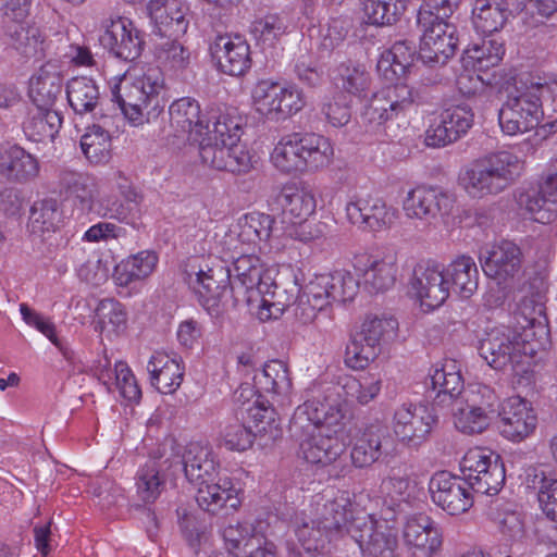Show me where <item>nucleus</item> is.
I'll return each mask as SVG.
<instances>
[{
	"label": "nucleus",
	"instance_id": "obj_1",
	"mask_svg": "<svg viewBox=\"0 0 557 557\" xmlns=\"http://www.w3.org/2000/svg\"><path fill=\"white\" fill-rule=\"evenodd\" d=\"M345 410L329 394L323 400L313 398L299 405L290 419L289 432L298 442V454L307 462L329 466L345 451L341 438Z\"/></svg>",
	"mask_w": 557,
	"mask_h": 557
},
{
	"label": "nucleus",
	"instance_id": "obj_2",
	"mask_svg": "<svg viewBox=\"0 0 557 557\" xmlns=\"http://www.w3.org/2000/svg\"><path fill=\"white\" fill-rule=\"evenodd\" d=\"M164 76L159 67H149L141 75H124L111 86L113 100L133 125H141L162 112Z\"/></svg>",
	"mask_w": 557,
	"mask_h": 557
},
{
	"label": "nucleus",
	"instance_id": "obj_3",
	"mask_svg": "<svg viewBox=\"0 0 557 557\" xmlns=\"http://www.w3.org/2000/svg\"><path fill=\"white\" fill-rule=\"evenodd\" d=\"M523 161L510 151H497L468 164L459 174V184L472 199L496 196L520 176Z\"/></svg>",
	"mask_w": 557,
	"mask_h": 557
},
{
	"label": "nucleus",
	"instance_id": "obj_4",
	"mask_svg": "<svg viewBox=\"0 0 557 557\" xmlns=\"http://www.w3.org/2000/svg\"><path fill=\"white\" fill-rule=\"evenodd\" d=\"M334 158L330 139L315 133L284 135L271 152V162L283 173L317 172L329 166Z\"/></svg>",
	"mask_w": 557,
	"mask_h": 557
},
{
	"label": "nucleus",
	"instance_id": "obj_5",
	"mask_svg": "<svg viewBox=\"0 0 557 557\" xmlns=\"http://www.w3.org/2000/svg\"><path fill=\"white\" fill-rule=\"evenodd\" d=\"M542 344L530 339V334H520L509 326L487 331L479 342L480 356L494 369L510 368L517 374L527 373Z\"/></svg>",
	"mask_w": 557,
	"mask_h": 557
},
{
	"label": "nucleus",
	"instance_id": "obj_6",
	"mask_svg": "<svg viewBox=\"0 0 557 557\" xmlns=\"http://www.w3.org/2000/svg\"><path fill=\"white\" fill-rule=\"evenodd\" d=\"M186 280L201 306L211 315H219L242 301L237 287L231 283V270L226 267L199 269L197 272L187 273Z\"/></svg>",
	"mask_w": 557,
	"mask_h": 557
},
{
	"label": "nucleus",
	"instance_id": "obj_7",
	"mask_svg": "<svg viewBox=\"0 0 557 557\" xmlns=\"http://www.w3.org/2000/svg\"><path fill=\"white\" fill-rule=\"evenodd\" d=\"M251 98L255 111L273 122L285 121L306 106L305 95L297 86L270 79L259 81L251 91Z\"/></svg>",
	"mask_w": 557,
	"mask_h": 557
},
{
	"label": "nucleus",
	"instance_id": "obj_8",
	"mask_svg": "<svg viewBox=\"0 0 557 557\" xmlns=\"http://www.w3.org/2000/svg\"><path fill=\"white\" fill-rule=\"evenodd\" d=\"M428 101L425 88L395 84L382 88L371 97L362 117L371 125H382L405 114L413 104H424Z\"/></svg>",
	"mask_w": 557,
	"mask_h": 557
},
{
	"label": "nucleus",
	"instance_id": "obj_9",
	"mask_svg": "<svg viewBox=\"0 0 557 557\" xmlns=\"http://www.w3.org/2000/svg\"><path fill=\"white\" fill-rule=\"evenodd\" d=\"M348 534L359 545L363 557H398L397 529L386 521H377L371 515L363 513L354 520Z\"/></svg>",
	"mask_w": 557,
	"mask_h": 557
},
{
	"label": "nucleus",
	"instance_id": "obj_10",
	"mask_svg": "<svg viewBox=\"0 0 557 557\" xmlns=\"http://www.w3.org/2000/svg\"><path fill=\"white\" fill-rule=\"evenodd\" d=\"M409 290L424 311L441 307L449 296V281L444 267L434 261H421L413 268Z\"/></svg>",
	"mask_w": 557,
	"mask_h": 557
},
{
	"label": "nucleus",
	"instance_id": "obj_11",
	"mask_svg": "<svg viewBox=\"0 0 557 557\" xmlns=\"http://www.w3.org/2000/svg\"><path fill=\"white\" fill-rule=\"evenodd\" d=\"M483 273L503 289L510 287L521 272L522 251L510 240H502L480 250Z\"/></svg>",
	"mask_w": 557,
	"mask_h": 557
},
{
	"label": "nucleus",
	"instance_id": "obj_12",
	"mask_svg": "<svg viewBox=\"0 0 557 557\" xmlns=\"http://www.w3.org/2000/svg\"><path fill=\"white\" fill-rule=\"evenodd\" d=\"M170 127L177 138L198 143L213 128V122L219 114L211 113L207 116L202 113L200 104L190 97L175 100L169 108Z\"/></svg>",
	"mask_w": 557,
	"mask_h": 557
},
{
	"label": "nucleus",
	"instance_id": "obj_13",
	"mask_svg": "<svg viewBox=\"0 0 557 557\" xmlns=\"http://www.w3.org/2000/svg\"><path fill=\"white\" fill-rule=\"evenodd\" d=\"M432 502L448 515L467 512L473 506V491L463 478L440 471L429 483Z\"/></svg>",
	"mask_w": 557,
	"mask_h": 557
},
{
	"label": "nucleus",
	"instance_id": "obj_14",
	"mask_svg": "<svg viewBox=\"0 0 557 557\" xmlns=\"http://www.w3.org/2000/svg\"><path fill=\"white\" fill-rule=\"evenodd\" d=\"M474 114L466 104L444 109L429 124L424 143L429 147L440 148L458 140L473 125Z\"/></svg>",
	"mask_w": 557,
	"mask_h": 557
},
{
	"label": "nucleus",
	"instance_id": "obj_15",
	"mask_svg": "<svg viewBox=\"0 0 557 557\" xmlns=\"http://www.w3.org/2000/svg\"><path fill=\"white\" fill-rule=\"evenodd\" d=\"M454 207V199L447 193L429 186L410 189L403 200V211L407 219L432 223L448 215Z\"/></svg>",
	"mask_w": 557,
	"mask_h": 557
},
{
	"label": "nucleus",
	"instance_id": "obj_16",
	"mask_svg": "<svg viewBox=\"0 0 557 557\" xmlns=\"http://www.w3.org/2000/svg\"><path fill=\"white\" fill-rule=\"evenodd\" d=\"M422 33L420 40V58L426 63H446L455 54L458 38L455 25L447 18L429 21L417 20Z\"/></svg>",
	"mask_w": 557,
	"mask_h": 557
},
{
	"label": "nucleus",
	"instance_id": "obj_17",
	"mask_svg": "<svg viewBox=\"0 0 557 557\" xmlns=\"http://www.w3.org/2000/svg\"><path fill=\"white\" fill-rule=\"evenodd\" d=\"M521 89L508 96L498 111V123L504 134L515 136L534 129L543 117V110Z\"/></svg>",
	"mask_w": 557,
	"mask_h": 557
},
{
	"label": "nucleus",
	"instance_id": "obj_18",
	"mask_svg": "<svg viewBox=\"0 0 557 557\" xmlns=\"http://www.w3.org/2000/svg\"><path fill=\"white\" fill-rule=\"evenodd\" d=\"M351 224L372 232L391 228L398 219V210L380 197H355L346 205Z\"/></svg>",
	"mask_w": 557,
	"mask_h": 557
},
{
	"label": "nucleus",
	"instance_id": "obj_19",
	"mask_svg": "<svg viewBox=\"0 0 557 557\" xmlns=\"http://www.w3.org/2000/svg\"><path fill=\"white\" fill-rule=\"evenodd\" d=\"M350 494L347 491H336L317 495L312 503L318 523L323 524L330 533H342L354 520L363 515L354 516Z\"/></svg>",
	"mask_w": 557,
	"mask_h": 557
},
{
	"label": "nucleus",
	"instance_id": "obj_20",
	"mask_svg": "<svg viewBox=\"0 0 557 557\" xmlns=\"http://www.w3.org/2000/svg\"><path fill=\"white\" fill-rule=\"evenodd\" d=\"M354 268L371 293L391 289L396 284L399 272L395 253L358 256L354 259Z\"/></svg>",
	"mask_w": 557,
	"mask_h": 557
},
{
	"label": "nucleus",
	"instance_id": "obj_21",
	"mask_svg": "<svg viewBox=\"0 0 557 557\" xmlns=\"http://www.w3.org/2000/svg\"><path fill=\"white\" fill-rule=\"evenodd\" d=\"M197 485L196 500L205 511L213 515L222 510L236 511L242 505V491L230 476L205 480Z\"/></svg>",
	"mask_w": 557,
	"mask_h": 557
},
{
	"label": "nucleus",
	"instance_id": "obj_22",
	"mask_svg": "<svg viewBox=\"0 0 557 557\" xmlns=\"http://www.w3.org/2000/svg\"><path fill=\"white\" fill-rule=\"evenodd\" d=\"M218 69L231 76L244 75L251 66L250 47L239 35H219L210 46Z\"/></svg>",
	"mask_w": 557,
	"mask_h": 557
},
{
	"label": "nucleus",
	"instance_id": "obj_23",
	"mask_svg": "<svg viewBox=\"0 0 557 557\" xmlns=\"http://www.w3.org/2000/svg\"><path fill=\"white\" fill-rule=\"evenodd\" d=\"M436 422V416L428 407L403 404L395 410L393 428L403 442L420 443L431 433Z\"/></svg>",
	"mask_w": 557,
	"mask_h": 557
},
{
	"label": "nucleus",
	"instance_id": "obj_24",
	"mask_svg": "<svg viewBox=\"0 0 557 557\" xmlns=\"http://www.w3.org/2000/svg\"><path fill=\"white\" fill-rule=\"evenodd\" d=\"M394 451V440L388 429L382 424H370L356 438L350 457L357 468H364Z\"/></svg>",
	"mask_w": 557,
	"mask_h": 557
},
{
	"label": "nucleus",
	"instance_id": "obj_25",
	"mask_svg": "<svg viewBox=\"0 0 557 557\" xmlns=\"http://www.w3.org/2000/svg\"><path fill=\"white\" fill-rule=\"evenodd\" d=\"M500 434L512 442H521L536 429L537 418L530 404L519 396L506 399L499 411Z\"/></svg>",
	"mask_w": 557,
	"mask_h": 557
},
{
	"label": "nucleus",
	"instance_id": "obj_26",
	"mask_svg": "<svg viewBox=\"0 0 557 557\" xmlns=\"http://www.w3.org/2000/svg\"><path fill=\"white\" fill-rule=\"evenodd\" d=\"M100 44L116 58L125 61L136 60L141 54L144 46L139 30L129 20L122 17L110 20L106 24Z\"/></svg>",
	"mask_w": 557,
	"mask_h": 557
},
{
	"label": "nucleus",
	"instance_id": "obj_27",
	"mask_svg": "<svg viewBox=\"0 0 557 557\" xmlns=\"http://www.w3.org/2000/svg\"><path fill=\"white\" fill-rule=\"evenodd\" d=\"M148 11L162 37H181L189 26V7L183 0H150Z\"/></svg>",
	"mask_w": 557,
	"mask_h": 557
},
{
	"label": "nucleus",
	"instance_id": "obj_28",
	"mask_svg": "<svg viewBox=\"0 0 557 557\" xmlns=\"http://www.w3.org/2000/svg\"><path fill=\"white\" fill-rule=\"evenodd\" d=\"M181 462L175 459H149L137 472L136 492L145 503H153L165 488L166 480L181 469Z\"/></svg>",
	"mask_w": 557,
	"mask_h": 557
},
{
	"label": "nucleus",
	"instance_id": "obj_29",
	"mask_svg": "<svg viewBox=\"0 0 557 557\" xmlns=\"http://www.w3.org/2000/svg\"><path fill=\"white\" fill-rule=\"evenodd\" d=\"M332 301L326 273L315 275L301 289L295 301V317L304 324L312 322L318 312Z\"/></svg>",
	"mask_w": 557,
	"mask_h": 557
},
{
	"label": "nucleus",
	"instance_id": "obj_30",
	"mask_svg": "<svg viewBox=\"0 0 557 557\" xmlns=\"http://www.w3.org/2000/svg\"><path fill=\"white\" fill-rule=\"evenodd\" d=\"M182 463L185 475L191 483L198 484L218 476L219 462L208 444L189 443L185 448Z\"/></svg>",
	"mask_w": 557,
	"mask_h": 557
},
{
	"label": "nucleus",
	"instance_id": "obj_31",
	"mask_svg": "<svg viewBox=\"0 0 557 557\" xmlns=\"http://www.w3.org/2000/svg\"><path fill=\"white\" fill-rule=\"evenodd\" d=\"M39 171L38 159L20 146L0 152V175L9 182H32L39 175Z\"/></svg>",
	"mask_w": 557,
	"mask_h": 557
},
{
	"label": "nucleus",
	"instance_id": "obj_32",
	"mask_svg": "<svg viewBox=\"0 0 557 557\" xmlns=\"http://www.w3.org/2000/svg\"><path fill=\"white\" fill-rule=\"evenodd\" d=\"M554 184L547 178L540 190H525L518 196L519 206L535 222L547 224L557 216V185Z\"/></svg>",
	"mask_w": 557,
	"mask_h": 557
},
{
	"label": "nucleus",
	"instance_id": "obj_33",
	"mask_svg": "<svg viewBox=\"0 0 557 557\" xmlns=\"http://www.w3.org/2000/svg\"><path fill=\"white\" fill-rule=\"evenodd\" d=\"M430 384L429 397L433 399L434 405L441 407L454 406V401L466 391L461 374L453 361L436 368L430 375Z\"/></svg>",
	"mask_w": 557,
	"mask_h": 557
},
{
	"label": "nucleus",
	"instance_id": "obj_34",
	"mask_svg": "<svg viewBox=\"0 0 557 557\" xmlns=\"http://www.w3.org/2000/svg\"><path fill=\"white\" fill-rule=\"evenodd\" d=\"M212 132L220 135V141L225 143L226 153L224 158L237 161V151H242L246 157V164L238 171H231L232 173H247L252 168V156L244 144L240 143L242 127L240 119L232 116L230 113H219V116L213 122Z\"/></svg>",
	"mask_w": 557,
	"mask_h": 557
},
{
	"label": "nucleus",
	"instance_id": "obj_35",
	"mask_svg": "<svg viewBox=\"0 0 557 557\" xmlns=\"http://www.w3.org/2000/svg\"><path fill=\"white\" fill-rule=\"evenodd\" d=\"M300 293V287L293 284L289 289L282 288L277 284L267 281L256 295L260 296L258 317L262 321L280 318L284 311L295 308V301Z\"/></svg>",
	"mask_w": 557,
	"mask_h": 557
},
{
	"label": "nucleus",
	"instance_id": "obj_36",
	"mask_svg": "<svg viewBox=\"0 0 557 557\" xmlns=\"http://www.w3.org/2000/svg\"><path fill=\"white\" fill-rule=\"evenodd\" d=\"M147 370L151 384L162 394L174 393L182 384L184 367L164 352H156L150 358Z\"/></svg>",
	"mask_w": 557,
	"mask_h": 557
},
{
	"label": "nucleus",
	"instance_id": "obj_37",
	"mask_svg": "<svg viewBox=\"0 0 557 557\" xmlns=\"http://www.w3.org/2000/svg\"><path fill=\"white\" fill-rule=\"evenodd\" d=\"M232 272L235 277L232 285L238 288L237 284H239L244 292L242 301L250 302L253 294L259 290L263 283L270 281V276L265 273L260 259L255 255L237 257L233 262Z\"/></svg>",
	"mask_w": 557,
	"mask_h": 557
},
{
	"label": "nucleus",
	"instance_id": "obj_38",
	"mask_svg": "<svg viewBox=\"0 0 557 557\" xmlns=\"http://www.w3.org/2000/svg\"><path fill=\"white\" fill-rule=\"evenodd\" d=\"M97 375L108 386L109 391L114 385L123 398L129 401H138L140 399L141 391L132 370L125 362L117 361L114 368L111 369L110 361L104 358V363L99 362L97 367Z\"/></svg>",
	"mask_w": 557,
	"mask_h": 557
},
{
	"label": "nucleus",
	"instance_id": "obj_39",
	"mask_svg": "<svg viewBox=\"0 0 557 557\" xmlns=\"http://www.w3.org/2000/svg\"><path fill=\"white\" fill-rule=\"evenodd\" d=\"M62 92V77L49 66H42L30 78L29 97L39 109H53V106Z\"/></svg>",
	"mask_w": 557,
	"mask_h": 557
},
{
	"label": "nucleus",
	"instance_id": "obj_40",
	"mask_svg": "<svg viewBox=\"0 0 557 557\" xmlns=\"http://www.w3.org/2000/svg\"><path fill=\"white\" fill-rule=\"evenodd\" d=\"M509 15L506 0H476L472 9V22L476 32L490 35L500 30Z\"/></svg>",
	"mask_w": 557,
	"mask_h": 557
},
{
	"label": "nucleus",
	"instance_id": "obj_41",
	"mask_svg": "<svg viewBox=\"0 0 557 557\" xmlns=\"http://www.w3.org/2000/svg\"><path fill=\"white\" fill-rule=\"evenodd\" d=\"M158 264V256L148 250L122 260L114 268L113 278L119 286H128L150 276Z\"/></svg>",
	"mask_w": 557,
	"mask_h": 557
},
{
	"label": "nucleus",
	"instance_id": "obj_42",
	"mask_svg": "<svg viewBox=\"0 0 557 557\" xmlns=\"http://www.w3.org/2000/svg\"><path fill=\"white\" fill-rule=\"evenodd\" d=\"M445 270L449 287L461 297L470 298L479 286V271L474 260L469 256H460L453 260Z\"/></svg>",
	"mask_w": 557,
	"mask_h": 557
},
{
	"label": "nucleus",
	"instance_id": "obj_43",
	"mask_svg": "<svg viewBox=\"0 0 557 557\" xmlns=\"http://www.w3.org/2000/svg\"><path fill=\"white\" fill-rule=\"evenodd\" d=\"M62 125V117L54 109L35 108L23 124L26 137L35 143L53 140Z\"/></svg>",
	"mask_w": 557,
	"mask_h": 557
},
{
	"label": "nucleus",
	"instance_id": "obj_44",
	"mask_svg": "<svg viewBox=\"0 0 557 557\" xmlns=\"http://www.w3.org/2000/svg\"><path fill=\"white\" fill-rule=\"evenodd\" d=\"M199 156L202 162L212 169L219 171H238L246 164V157L242 151H237V161L224 158L226 153L225 143L220 141V135L212 131L207 132L198 143Z\"/></svg>",
	"mask_w": 557,
	"mask_h": 557
},
{
	"label": "nucleus",
	"instance_id": "obj_45",
	"mask_svg": "<svg viewBox=\"0 0 557 557\" xmlns=\"http://www.w3.org/2000/svg\"><path fill=\"white\" fill-rule=\"evenodd\" d=\"M63 221L58 200L48 198L34 202L29 210L27 228L36 236L55 232Z\"/></svg>",
	"mask_w": 557,
	"mask_h": 557
},
{
	"label": "nucleus",
	"instance_id": "obj_46",
	"mask_svg": "<svg viewBox=\"0 0 557 557\" xmlns=\"http://www.w3.org/2000/svg\"><path fill=\"white\" fill-rule=\"evenodd\" d=\"M255 385L274 396L287 397L292 392V379L287 366L281 360H271L253 375Z\"/></svg>",
	"mask_w": 557,
	"mask_h": 557
},
{
	"label": "nucleus",
	"instance_id": "obj_47",
	"mask_svg": "<svg viewBox=\"0 0 557 557\" xmlns=\"http://www.w3.org/2000/svg\"><path fill=\"white\" fill-rule=\"evenodd\" d=\"M69 104L77 114L92 112L100 102V92L96 82L91 78L73 77L66 85Z\"/></svg>",
	"mask_w": 557,
	"mask_h": 557
},
{
	"label": "nucleus",
	"instance_id": "obj_48",
	"mask_svg": "<svg viewBox=\"0 0 557 557\" xmlns=\"http://www.w3.org/2000/svg\"><path fill=\"white\" fill-rule=\"evenodd\" d=\"M283 212L294 219L306 221L314 213L317 200L313 193L294 185L284 186L277 197Z\"/></svg>",
	"mask_w": 557,
	"mask_h": 557
},
{
	"label": "nucleus",
	"instance_id": "obj_49",
	"mask_svg": "<svg viewBox=\"0 0 557 557\" xmlns=\"http://www.w3.org/2000/svg\"><path fill=\"white\" fill-rule=\"evenodd\" d=\"M341 388L346 401L367 405L374 400L381 392L382 379L377 374L364 373L359 376H346Z\"/></svg>",
	"mask_w": 557,
	"mask_h": 557
},
{
	"label": "nucleus",
	"instance_id": "obj_50",
	"mask_svg": "<svg viewBox=\"0 0 557 557\" xmlns=\"http://www.w3.org/2000/svg\"><path fill=\"white\" fill-rule=\"evenodd\" d=\"M173 37L161 40L154 46L153 53L158 63L174 73L185 71L191 63L193 53L178 39Z\"/></svg>",
	"mask_w": 557,
	"mask_h": 557
},
{
	"label": "nucleus",
	"instance_id": "obj_51",
	"mask_svg": "<svg viewBox=\"0 0 557 557\" xmlns=\"http://www.w3.org/2000/svg\"><path fill=\"white\" fill-rule=\"evenodd\" d=\"M60 183L82 212L91 210L96 196V184L91 178L76 172L64 171L61 173Z\"/></svg>",
	"mask_w": 557,
	"mask_h": 557
},
{
	"label": "nucleus",
	"instance_id": "obj_52",
	"mask_svg": "<svg viewBox=\"0 0 557 557\" xmlns=\"http://www.w3.org/2000/svg\"><path fill=\"white\" fill-rule=\"evenodd\" d=\"M454 425L463 434L473 435L484 432L491 424V417H487L480 407H472L462 398H458L451 406Z\"/></svg>",
	"mask_w": 557,
	"mask_h": 557
},
{
	"label": "nucleus",
	"instance_id": "obj_53",
	"mask_svg": "<svg viewBox=\"0 0 557 557\" xmlns=\"http://www.w3.org/2000/svg\"><path fill=\"white\" fill-rule=\"evenodd\" d=\"M409 0H363V12L368 22L385 26L396 23L404 14Z\"/></svg>",
	"mask_w": 557,
	"mask_h": 557
},
{
	"label": "nucleus",
	"instance_id": "obj_54",
	"mask_svg": "<svg viewBox=\"0 0 557 557\" xmlns=\"http://www.w3.org/2000/svg\"><path fill=\"white\" fill-rule=\"evenodd\" d=\"M398 322L393 317H368L358 333L364 342L381 349V346L397 336Z\"/></svg>",
	"mask_w": 557,
	"mask_h": 557
},
{
	"label": "nucleus",
	"instance_id": "obj_55",
	"mask_svg": "<svg viewBox=\"0 0 557 557\" xmlns=\"http://www.w3.org/2000/svg\"><path fill=\"white\" fill-rule=\"evenodd\" d=\"M543 306L534 304L532 299L524 298L518 306L513 313V330L520 334H530V339L540 332L542 335L546 334V327L543 323Z\"/></svg>",
	"mask_w": 557,
	"mask_h": 557
},
{
	"label": "nucleus",
	"instance_id": "obj_56",
	"mask_svg": "<svg viewBox=\"0 0 557 557\" xmlns=\"http://www.w3.org/2000/svg\"><path fill=\"white\" fill-rule=\"evenodd\" d=\"M274 219L265 213L246 214L240 222L238 238L248 244L271 242L274 237Z\"/></svg>",
	"mask_w": 557,
	"mask_h": 557
},
{
	"label": "nucleus",
	"instance_id": "obj_57",
	"mask_svg": "<svg viewBox=\"0 0 557 557\" xmlns=\"http://www.w3.org/2000/svg\"><path fill=\"white\" fill-rule=\"evenodd\" d=\"M465 53L473 67L486 70L499 64L505 49L503 44L494 39H482L481 42L469 45Z\"/></svg>",
	"mask_w": 557,
	"mask_h": 557
},
{
	"label": "nucleus",
	"instance_id": "obj_58",
	"mask_svg": "<svg viewBox=\"0 0 557 557\" xmlns=\"http://www.w3.org/2000/svg\"><path fill=\"white\" fill-rule=\"evenodd\" d=\"M110 135L99 125H92L81 138V148L91 163L107 162L110 157Z\"/></svg>",
	"mask_w": 557,
	"mask_h": 557
},
{
	"label": "nucleus",
	"instance_id": "obj_59",
	"mask_svg": "<svg viewBox=\"0 0 557 557\" xmlns=\"http://www.w3.org/2000/svg\"><path fill=\"white\" fill-rule=\"evenodd\" d=\"M474 493L494 495L497 494L505 482V468L500 457L487 460V469L479 476L466 480Z\"/></svg>",
	"mask_w": 557,
	"mask_h": 557
},
{
	"label": "nucleus",
	"instance_id": "obj_60",
	"mask_svg": "<svg viewBox=\"0 0 557 557\" xmlns=\"http://www.w3.org/2000/svg\"><path fill=\"white\" fill-rule=\"evenodd\" d=\"M20 312L26 324L35 327L41 334H44L63 355V357L72 361L74 357L73 350H71L62 341L59 339L55 332V325L49 319L30 309L26 304L20 305Z\"/></svg>",
	"mask_w": 557,
	"mask_h": 557
},
{
	"label": "nucleus",
	"instance_id": "obj_61",
	"mask_svg": "<svg viewBox=\"0 0 557 557\" xmlns=\"http://www.w3.org/2000/svg\"><path fill=\"white\" fill-rule=\"evenodd\" d=\"M295 533L298 541L308 552L318 550L323 539L330 534L323 524L318 523L314 512L311 516L306 513L297 515L294 521Z\"/></svg>",
	"mask_w": 557,
	"mask_h": 557
},
{
	"label": "nucleus",
	"instance_id": "obj_62",
	"mask_svg": "<svg viewBox=\"0 0 557 557\" xmlns=\"http://www.w3.org/2000/svg\"><path fill=\"white\" fill-rule=\"evenodd\" d=\"M337 86L351 96L361 97L370 87V75L360 64H341Z\"/></svg>",
	"mask_w": 557,
	"mask_h": 557
},
{
	"label": "nucleus",
	"instance_id": "obj_63",
	"mask_svg": "<svg viewBox=\"0 0 557 557\" xmlns=\"http://www.w3.org/2000/svg\"><path fill=\"white\" fill-rule=\"evenodd\" d=\"M326 277L332 301L346 302L357 296L360 283L350 271L335 270L332 273H326Z\"/></svg>",
	"mask_w": 557,
	"mask_h": 557
},
{
	"label": "nucleus",
	"instance_id": "obj_64",
	"mask_svg": "<svg viewBox=\"0 0 557 557\" xmlns=\"http://www.w3.org/2000/svg\"><path fill=\"white\" fill-rule=\"evenodd\" d=\"M380 352V348L364 342L357 334L346 346L344 362L352 370H363L379 357Z\"/></svg>",
	"mask_w": 557,
	"mask_h": 557
}]
</instances>
